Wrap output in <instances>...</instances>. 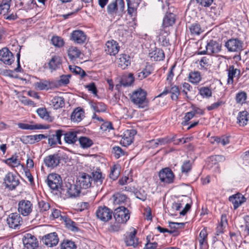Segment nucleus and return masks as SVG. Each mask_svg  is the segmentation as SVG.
Here are the masks:
<instances>
[{
    "instance_id": "nucleus-1",
    "label": "nucleus",
    "mask_w": 249,
    "mask_h": 249,
    "mask_svg": "<svg viewBox=\"0 0 249 249\" xmlns=\"http://www.w3.org/2000/svg\"><path fill=\"white\" fill-rule=\"evenodd\" d=\"M146 95V91L142 89H139L132 92L130 99L138 107L144 108L147 107L148 105Z\"/></svg>"
},
{
    "instance_id": "nucleus-2",
    "label": "nucleus",
    "mask_w": 249,
    "mask_h": 249,
    "mask_svg": "<svg viewBox=\"0 0 249 249\" xmlns=\"http://www.w3.org/2000/svg\"><path fill=\"white\" fill-rule=\"evenodd\" d=\"M124 0H115L107 6V12L111 16H122L124 13Z\"/></svg>"
},
{
    "instance_id": "nucleus-3",
    "label": "nucleus",
    "mask_w": 249,
    "mask_h": 249,
    "mask_svg": "<svg viewBox=\"0 0 249 249\" xmlns=\"http://www.w3.org/2000/svg\"><path fill=\"white\" fill-rule=\"evenodd\" d=\"M244 42L238 38H231L225 42L224 46L229 52L240 53L244 50Z\"/></svg>"
},
{
    "instance_id": "nucleus-4",
    "label": "nucleus",
    "mask_w": 249,
    "mask_h": 249,
    "mask_svg": "<svg viewBox=\"0 0 249 249\" xmlns=\"http://www.w3.org/2000/svg\"><path fill=\"white\" fill-rule=\"evenodd\" d=\"M114 218L118 223H125L130 218L129 210L124 206H120L115 209Z\"/></svg>"
},
{
    "instance_id": "nucleus-5",
    "label": "nucleus",
    "mask_w": 249,
    "mask_h": 249,
    "mask_svg": "<svg viewBox=\"0 0 249 249\" xmlns=\"http://www.w3.org/2000/svg\"><path fill=\"white\" fill-rule=\"evenodd\" d=\"M47 185L53 190L60 191L62 183L60 176L56 174H50L46 179Z\"/></svg>"
},
{
    "instance_id": "nucleus-6",
    "label": "nucleus",
    "mask_w": 249,
    "mask_h": 249,
    "mask_svg": "<svg viewBox=\"0 0 249 249\" xmlns=\"http://www.w3.org/2000/svg\"><path fill=\"white\" fill-rule=\"evenodd\" d=\"M221 50V45L219 42L213 39L207 41L206 45V50L199 52L198 54H205L208 53L211 54L213 53H217Z\"/></svg>"
},
{
    "instance_id": "nucleus-7",
    "label": "nucleus",
    "mask_w": 249,
    "mask_h": 249,
    "mask_svg": "<svg viewBox=\"0 0 249 249\" xmlns=\"http://www.w3.org/2000/svg\"><path fill=\"white\" fill-rule=\"evenodd\" d=\"M18 210L23 216H28L32 212L33 204L29 200L22 199L18 202Z\"/></svg>"
},
{
    "instance_id": "nucleus-8",
    "label": "nucleus",
    "mask_w": 249,
    "mask_h": 249,
    "mask_svg": "<svg viewBox=\"0 0 249 249\" xmlns=\"http://www.w3.org/2000/svg\"><path fill=\"white\" fill-rule=\"evenodd\" d=\"M112 211L107 207H99L96 212L98 219L104 222H107L112 218Z\"/></svg>"
},
{
    "instance_id": "nucleus-9",
    "label": "nucleus",
    "mask_w": 249,
    "mask_h": 249,
    "mask_svg": "<svg viewBox=\"0 0 249 249\" xmlns=\"http://www.w3.org/2000/svg\"><path fill=\"white\" fill-rule=\"evenodd\" d=\"M91 177L86 174L82 173L80 175L76 181V184L80 189H87L91 186Z\"/></svg>"
},
{
    "instance_id": "nucleus-10",
    "label": "nucleus",
    "mask_w": 249,
    "mask_h": 249,
    "mask_svg": "<svg viewBox=\"0 0 249 249\" xmlns=\"http://www.w3.org/2000/svg\"><path fill=\"white\" fill-rule=\"evenodd\" d=\"M22 242L26 249H36L38 247V241L36 237L30 233H26Z\"/></svg>"
},
{
    "instance_id": "nucleus-11",
    "label": "nucleus",
    "mask_w": 249,
    "mask_h": 249,
    "mask_svg": "<svg viewBox=\"0 0 249 249\" xmlns=\"http://www.w3.org/2000/svg\"><path fill=\"white\" fill-rule=\"evenodd\" d=\"M159 177L161 182L166 183H172L174 179V175L169 168H165L161 170L159 172Z\"/></svg>"
},
{
    "instance_id": "nucleus-12",
    "label": "nucleus",
    "mask_w": 249,
    "mask_h": 249,
    "mask_svg": "<svg viewBox=\"0 0 249 249\" xmlns=\"http://www.w3.org/2000/svg\"><path fill=\"white\" fill-rule=\"evenodd\" d=\"M64 132L62 129H58L55 130V134L48 135V144L51 147H54L57 144H61V138Z\"/></svg>"
},
{
    "instance_id": "nucleus-13",
    "label": "nucleus",
    "mask_w": 249,
    "mask_h": 249,
    "mask_svg": "<svg viewBox=\"0 0 249 249\" xmlns=\"http://www.w3.org/2000/svg\"><path fill=\"white\" fill-rule=\"evenodd\" d=\"M0 60L6 65H10L14 61V57L7 48H4L0 50Z\"/></svg>"
},
{
    "instance_id": "nucleus-14",
    "label": "nucleus",
    "mask_w": 249,
    "mask_h": 249,
    "mask_svg": "<svg viewBox=\"0 0 249 249\" xmlns=\"http://www.w3.org/2000/svg\"><path fill=\"white\" fill-rule=\"evenodd\" d=\"M137 231L133 229V231L130 232H126L124 235V241L127 246H133L136 248L138 246L139 242L138 238H136Z\"/></svg>"
},
{
    "instance_id": "nucleus-15",
    "label": "nucleus",
    "mask_w": 249,
    "mask_h": 249,
    "mask_svg": "<svg viewBox=\"0 0 249 249\" xmlns=\"http://www.w3.org/2000/svg\"><path fill=\"white\" fill-rule=\"evenodd\" d=\"M119 49L120 46L117 41L111 40L106 42L105 51L107 54L110 55H115L118 53Z\"/></svg>"
},
{
    "instance_id": "nucleus-16",
    "label": "nucleus",
    "mask_w": 249,
    "mask_h": 249,
    "mask_svg": "<svg viewBox=\"0 0 249 249\" xmlns=\"http://www.w3.org/2000/svg\"><path fill=\"white\" fill-rule=\"evenodd\" d=\"M58 241V235L55 232L47 234L42 237L43 243L49 247L56 246Z\"/></svg>"
},
{
    "instance_id": "nucleus-17",
    "label": "nucleus",
    "mask_w": 249,
    "mask_h": 249,
    "mask_svg": "<svg viewBox=\"0 0 249 249\" xmlns=\"http://www.w3.org/2000/svg\"><path fill=\"white\" fill-rule=\"evenodd\" d=\"M4 180L6 187L11 190L15 189L19 183L17 177L11 172L6 175Z\"/></svg>"
},
{
    "instance_id": "nucleus-18",
    "label": "nucleus",
    "mask_w": 249,
    "mask_h": 249,
    "mask_svg": "<svg viewBox=\"0 0 249 249\" xmlns=\"http://www.w3.org/2000/svg\"><path fill=\"white\" fill-rule=\"evenodd\" d=\"M60 160V157L58 154L50 155L44 158V162L46 166L50 168L57 167Z\"/></svg>"
},
{
    "instance_id": "nucleus-19",
    "label": "nucleus",
    "mask_w": 249,
    "mask_h": 249,
    "mask_svg": "<svg viewBox=\"0 0 249 249\" xmlns=\"http://www.w3.org/2000/svg\"><path fill=\"white\" fill-rule=\"evenodd\" d=\"M22 222V220L19 214L17 213H11L7 219L9 226L13 229L19 226Z\"/></svg>"
},
{
    "instance_id": "nucleus-20",
    "label": "nucleus",
    "mask_w": 249,
    "mask_h": 249,
    "mask_svg": "<svg viewBox=\"0 0 249 249\" xmlns=\"http://www.w3.org/2000/svg\"><path fill=\"white\" fill-rule=\"evenodd\" d=\"M136 134V131L134 129L126 130L124 133L121 143L124 146L129 145L133 142L134 137Z\"/></svg>"
},
{
    "instance_id": "nucleus-21",
    "label": "nucleus",
    "mask_w": 249,
    "mask_h": 249,
    "mask_svg": "<svg viewBox=\"0 0 249 249\" xmlns=\"http://www.w3.org/2000/svg\"><path fill=\"white\" fill-rule=\"evenodd\" d=\"M87 38L85 33L81 30L73 31L71 35V39L77 44L84 43Z\"/></svg>"
},
{
    "instance_id": "nucleus-22",
    "label": "nucleus",
    "mask_w": 249,
    "mask_h": 249,
    "mask_svg": "<svg viewBox=\"0 0 249 249\" xmlns=\"http://www.w3.org/2000/svg\"><path fill=\"white\" fill-rule=\"evenodd\" d=\"M34 87L37 90H43L52 89L54 87L53 83L50 80L40 79L34 83Z\"/></svg>"
},
{
    "instance_id": "nucleus-23",
    "label": "nucleus",
    "mask_w": 249,
    "mask_h": 249,
    "mask_svg": "<svg viewBox=\"0 0 249 249\" xmlns=\"http://www.w3.org/2000/svg\"><path fill=\"white\" fill-rule=\"evenodd\" d=\"M228 71V79L227 84L228 85H232L233 83V78L240 77V70L237 68H235L234 66L231 65L227 70Z\"/></svg>"
},
{
    "instance_id": "nucleus-24",
    "label": "nucleus",
    "mask_w": 249,
    "mask_h": 249,
    "mask_svg": "<svg viewBox=\"0 0 249 249\" xmlns=\"http://www.w3.org/2000/svg\"><path fill=\"white\" fill-rule=\"evenodd\" d=\"M171 93V98L173 100H177L178 97L180 94L178 87L176 86H174L168 89L167 88H165L164 90L157 97H161L163 95H166L167 94Z\"/></svg>"
},
{
    "instance_id": "nucleus-25",
    "label": "nucleus",
    "mask_w": 249,
    "mask_h": 249,
    "mask_svg": "<svg viewBox=\"0 0 249 249\" xmlns=\"http://www.w3.org/2000/svg\"><path fill=\"white\" fill-rule=\"evenodd\" d=\"M77 184H71L69 182L65 183V190L70 197H76L79 196L80 190L78 188Z\"/></svg>"
},
{
    "instance_id": "nucleus-26",
    "label": "nucleus",
    "mask_w": 249,
    "mask_h": 249,
    "mask_svg": "<svg viewBox=\"0 0 249 249\" xmlns=\"http://www.w3.org/2000/svg\"><path fill=\"white\" fill-rule=\"evenodd\" d=\"M61 65V59L57 55L53 56L48 62V67L51 71L59 69Z\"/></svg>"
},
{
    "instance_id": "nucleus-27",
    "label": "nucleus",
    "mask_w": 249,
    "mask_h": 249,
    "mask_svg": "<svg viewBox=\"0 0 249 249\" xmlns=\"http://www.w3.org/2000/svg\"><path fill=\"white\" fill-rule=\"evenodd\" d=\"M18 125L20 129L26 130L46 129L49 128L48 125H44L41 124L18 123Z\"/></svg>"
},
{
    "instance_id": "nucleus-28",
    "label": "nucleus",
    "mask_w": 249,
    "mask_h": 249,
    "mask_svg": "<svg viewBox=\"0 0 249 249\" xmlns=\"http://www.w3.org/2000/svg\"><path fill=\"white\" fill-rule=\"evenodd\" d=\"M77 134L76 131L63 132L64 141L69 144H74L78 140Z\"/></svg>"
},
{
    "instance_id": "nucleus-29",
    "label": "nucleus",
    "mask_w": 249,
    "mask_h": 249,
    "mask_svg": "<svg viewBox=\"0 0 249 249\" xmlns=\"http://www.w3.org/2000/svg\"><path fill=\"white\" fill-rule=\"evenodd\" d=\"M207 236L208 233L206 229L204 228L202 230L199 234L198 240L200 249H206L207 247Z\"/></svg>"
},
{
    "instance_id": "nucleus-30",
    "label": "nucleus",
    "mask_w": 249,
    "mask_h": 249,
    "mask_svg": "<svg viewBox=\"0 0 249 249\" xmlns=\"http://www.w3.org/2000/svg\"><path fill=\"white\" fill-rule=\"evenodd\" d=\"M149 55L151 60L158 61L162 60L165 55L163 51L160 49L156 48L154 51L149 53Z\"/></svg>"
},
{
    "instance_id": "nucleus-31",
    "label": "nucleus",
    "mask_w": 249,
    "mask_h": 249,
    "mask_svg": "<svg viewBox=\"0 0 249 249\" xmlns=\"http://www.w3.org/2000/svg\"><path fill=\"white\" fill-rule=\"evenodd\" d=\"M243 198H244V197L242 196L241 194L237 193L230 196L229 198V200L233 205L234 209H236L243 202Z\"/></svg>"
},
{
    "instance_id": "nucleus-32",
    "label": "nucleus",
    "mask_w": 249,
    "mask_h": 249,
    "mask_svg": "<svg viewBox=\"0 0 249 249\" xmlns=\"http://www.w3.org/2000/svg\"><path fill=\"white\" fill-rule=\"evenodd\" d=\"M249 119V114L246 111L239 112L237 117V123L241 126H244L247 124Z\"/></svg>"
},
{
    "instance_id": "nucleus-33",
    "label": "nucleus",
    "mask_w": 249,
    "mask_h": 249,
    "mask_svg": "<svg viewBox=\"0 0 249 249\" xmlns=\"http://www.w3.org/2000/svg\"><path fill=\"white\" fill-rule=\"evenodd\" d=\"M84 117V111L80 107L75 109L71 115V120L74 122H80Z\"/></svg>"
},
{
    "instance_id": "nucleus-34",
    "label": "nucleus",
    "mask_w": 249,
    "mask_h": 249,
    "mask_svg": "<svg viewBox=\"0 0 249 249\" xmlns=\"http://www.w3.org/2000/svg\"><path fill=\"white\" fill-rule=\"evenodd\" d=\"M189 201H191L190 198L186 196H182L178 202H180L182 204H185V206L184 209L180 212V214L184 215L190 209L191 204L189 203Z\"/></svg>"
},
{
    "instance_id": "nucleus-35",
    "label": "nucleus",
    "mask_w": 249,
    "mask_h": 249,
    "mask_svg": "<svg viewBox=\"0 0 249 249\" xmlns=\"http://www.w3.org/2000/svg\"><path fill=\"white\" fill-rule=\"evenodd\" d=\"M175 15L173 13L166 14L163 19L162 29H167L168 27L173 25L175 23Z\"/></svg>"
},
{
    "instance_id": "nucleus-36",
    "label": "nucleus",
    "mask_w": 249,
    "mask_h": 249,
    "mask_svg": "<svg viewBox=\"0 0 249 249\" xmlns=\"http://www.w3.org/2000/svg\"><path fill=\"white\" fill-rule=\"evenodd\" d=\"M169 34V31L167 29H160L159 33V40L161 45L167 46L169 45V40L167 36Z\"/></svg>"
},
{
    "instance_id": "nucleus-37",
    "label": "nucleus",
    "mask_w": 249,
    "mask_h": 249,
    "mask_svg": "<svg viewBox=\"0 0 249 249\" xmlns=\"http://www.w3.org/2000/svg\"><path fill=\"white\" fill-rule=\"evenodd\" d=\"M117 62L120 67L125 69L130 64V57L125 54H120Z\"/></svg>"
},
{
    "instance_id": "nucleus-38",
    "label": "nucleus",
    "mask_w": 249,
    "mask_h": 249,
    "mask_svg": "<svg viewBox=\"0 0 249 249\" xmlns=\"http://www.w3.org/2000/svg\"><path fill=\"white\" fill-rule=\"evenodd\" d=\"M225 160V157L222 155L211 156L208 159V166L210 168H212L213 165H217L218 162L224 161Z\"/></svg>"
},
{
    "instance_id": "nucleus-39",
    "label": "nucleus",
    "mask_w": 249,
    "mask_h": 249,
    "mask_svg": "<svg viewBox=\"0 0 249 249\" xmlns=\"http://www.w3.org/2000/svg\"><path fill=\"white\" fill-rule=\"evenodd\" d=\"M190 34L192 36L199 35L203 32V30L200 25L198 23H194L190 25L189 27Z\"/></svg>"
},
{
    "instance_id": "nucleus-40",
    "label": "nucleus",
    "mask_w": 249,
    "mask_h": 249,
    "mask_svg": "<svg viewBox=\"0 0 249 249\" xmlns=\"http://www.w3.org/2000/svg\"><path fill=\"white\" fill-rule=\"evenodd\" d=\"M92 181L97 186L100 185L102 184L105 176H103L100 170H97L92 173Z\"/></svg>"
},
{
    "instance_id": "nucleus-41",
    "label": "nucleus",
    "mask_w": 249,
    "mask_h": 249,
    "mask_svg": "<svg viewBox=\"0 0 249 249\" xmlns=\"http://www.w3.org/2000/svg\"><path fill=\"white\" fill-rule=\"evenodd\" d=\"M51 102L55 109L62 108L65 104L64 99L62 97L55 96L52 99Z\"/></svg>"
},
{
    "instance_id": "nucleus-42",
    "label": "nucleus",
    "mask_w": 249,
    "mask_h": 249,
    "mask_svg": "<svg viewBox=\"0 0 249 249\" xmlns=\"http://www.w3.org/2000/svg\"><path fill=\"white\" fill-rule=\"evenodd\" d=\"M78 141L80 146L84 149L88 148L93 144L92 141L87 137H81L78 138Z\"/></svg>"
},
{
    "instance_id": "nucleus-43",
    "label": "nucleus",
    "mask_w": 249,
    "mask_h": 249,
    "mask_svg": "<svg viewBox=\"0 0 249 249\" xmlns=\"http://www.w3.org/2000/svg\"><path fill=\"white\" fill-rule=\"evenodd\" d=\"M92 108L97 112H105L106 110V106L102 102H91L90 103Z\"/></svg>"
},
{
    "instance_id": "nucleus-44",
    "label": "nucleus",
    "mask_w": 249,
    "mask_h": 249,
    "mask_svg": "<svg viewBox=\"0 0 249 249\" xmlns=\"http://www.w3.org/2000/svg\"><path fill=\"white\" fill-rule=\"evenodd\" d=\"M81 52L76 47H71L68 51V54L71 60H73L80 56Z\"/></svg>"
},
{
    "instance_id": "nucleus-45",
    "label": "nucleus",
    "mask_w": 249,
    "mask_h": 249,
    "mask_svg": "<svg viewBox=\"0 0 249 249\" xmlns=\"http://www.w3.org/2000/svg\"><path fill=\"white\" fill-rule=\"evenodd\" d=\"M189 81L193 84H197L201 80L200 73L198 71L191 72L189 75Z\"/></svg>"
},
{
    "instance_id": "nucleus-46",
    "label": "nucleus",
    "mask_w": 249,
    "mask_h": 249,
    "mask_svg": "<svg viewBox=\"0 0 249 249\" xmlns=\"http://www.w3.org/2000/svg\"><path fill=\"white\" fill-rule=\"evenodd\" d=\"M69 68L71 72L76 75H79L81 78H84L86 75L85 71L79 67L75 65H70Z\"/></svg>"
},
{
    "instance_id": "nucleus-47",
    "label": "nucleus",
    "mask_w": 249,
    "mask_h": 249,
    "mask_svg": "<svg viewBox=\"0 0 249 249\" xmlns=\"http://www.w3.org/2000/svg\"><path fill=\"white\" fill-rule=\"evenodd\" d=\"M214 142H216L218 144H221L225 146L230 143V137L226 136H222L221 137L215 136L212 138Z\"/></svg>"
},
{
    "instance_id": "nucleus-48",
    "label": "nucleus",
    "mask_w": 249,
    "mask_h": 249,
    "mask_svg": "<svg viewBox=\"0 0 249 249\" xmlns=\"http://www.w3.org/2000/svg\"><path fill=\"white\" fill-rule=\"evenodd\" d=\"M38 115L40 118L49 122L52 121V118L49 116L45 108H39L36 111Z\"/></svg>"
},
{
    "instance_id": "nucleus-49",
    "label": "nucleus",
    "mask_w": 249,
    "mask_h": 249,
    "mask_svg": "<svg viewBox=\"0 0 249 249\" xmlns=\"http://www.w3.org/2000/svg\"><path fill=\"white\" fill-rule=\"evenodd\" d=\"M134 81L133 75L132 73H129L126 76H124L121 81L122 85L124 87L130 86Z\"/></svg>"
},
{
    "instance_id": "nucleus-50",
    "label": "nucleus",
    "mask_w": 249,
    "mask_h": 249,
    "mask_svg": "<svg viewBox=\"0 0 249 249\" xmlns=\"http://www.w3.org/2000/svg\"><path fill=\"white\" fill-rule=\"evenodd\" d=\"M114 199V203L115 204H121L124 203L126 200V196L125 195L117 193L113 196Z\"/></svg>"
},
{
    "instance_id": "nucleus-51",
    "label": "nucleus",
    "mask_w": 249,
    "mask_h": 249,
    "mask_svg": "<svg viewBox=\"0 0 249 249\" xmlns=\"http://www.w3.org/2000/svg\"><path fill=\"white\" fill-rule=\"evenodd\" d=\"M5 162L12 167H18L20 164V162L18 159V156H12L11 157L5 160Z\"/></svg>"
},
{
    "instance_id": "nucleus-52",
    "label": "nucleus",
    "mask_w": 249,
    "mask_h": 249,
    "mask_svg": "<svg viewBox=\"0 0 249 249\" xmlns=\"http://www.w3.org/2000/svg\"><path fill=\"white\" fill-rule=\"evenodd\" d=\"M151 72V67L150 66H146L142 71L137 73L138 78L139 80H142L149 75Z\"/></svg>"
},
{
    "instance_id": "nucleus-53",
    "label": "nucleus",
    "mask_w": 249,
    "mask_h": 249,
    "mask_svg": "<svg viewBox=\"0 0 249 249\" xmlns=\"http://www.w3.org/2000/svg\"><path fill=\"white\" fill-rule=\"evenodd\" d=\"M199 93L203 98H209L212 95L211 89L208 87H203L199 89Z\"/></svg>"
},
{
    "instance_id": "nucleus-54",
    "label": "nucleus",
    "mask_w": 249,
    "mask_h": 249,
    "mask_svg": "<svg viewBox=\"0 0 249 249\" xmlns=\"http://www.w3.org/2000/svg\"><path fill=\"white\" fill-rule=\"evenodd\" d=\"M64 221L65 223L66 227L73 231H78V228L76 226V223L71 220L67 217H65Z\"/></svg>"
},
{
    "instance_id": "nucleus-55",
    "label": "nucleus",
    "mask_w": 249,
    "mask_h": 249,
    "mask_svg": "<svg viewBox=\"0 0 249 249\" xmlns=\"http://www.w3.org/2000/svg\"><path fill=\"white\" fill-rule=\"evenodd\" d=\"M120 175V168L118 166L114 165L111 167L109 177L110 178L115 180L118 178Z\"/></svg>"
},
{
    "instance_id": "nucleus-56",
    "label": "nucleus",
    "mask_w": 249,
    "mask_h": 249,
    "mask_svg": "<svg viewBox=\"0 0 249 249\" xmlns=\"http://www.w3.org/2000/svg\"><path fill=\"white\" fill-rule=\"evenodd\" d=\"M192 162L190 160L184 161L181 166V172L183 173L187 174L192 169Z\"/></svg>"
},
{
    "instance_id": "nucleus-57",
    "label": "nucleus",
    "mask_w": 249,
    "mask_h": 249,
    "mask_svg": "<svg viewBox=\"0 0 249 249\" xmlns=\"http://www.w3.org/2000/svg\"><path fill=\"white\" fill-rule=\"evenodd\" d=\"M52 43L55 47H61L64 45V42L62 38L58 36H54L51 39Z\"/></svg>"
},
{
    "instance_id": "nucleus-58",
    "label": "nucleus",
    "mask_w": 249,
    "mask_h": 249,
    "mask_svg": "<svg viewBox=\"0 0 249 249\" xmlns=\"http://www.w3.org/2000/svg\"><path fill=\"white\" fill-rule=\"evenodd\" d=\"M247 98V93L244 91H241L236 94V101L237 103L242 104L245 102Z\"/></svg>"
},
{
    "instance_id": "nucleus-59",
    "label": "nucleus",
    "mask_w": 249,
    "mask_h": 249,
    "mask_svg": "<svg viewBox=\"0 0 249 249\" xmlns=\"http://www.w3.org/2000/svg\"><path fill=\"white\" fill-rule=\"evenodd\" d=\"M74 242L69 240H64L61 244V249H76Z\"/></svg>"
},
{
    "instance_id": "nucleus-60",
    "label": "nucleus",
    "mask_w": 249,
    "mask_h": 249,
    "mask_svg": "<svg viewBox=\"0 0 249 249\" xmlns=\"http://www.w3.org/2000/svg\"><path fill=\"white\" fill-rule=\"evenodd\" d=\"M149 142H155V145H154V147H157L159 145H162L168 143L169 142V141L168 139L162 138L157 140H152Z\"/></svg>"
},
{
    "instance_id": "nucleus-61",
    "label": "nucleus",
    "mask_w": 249,
    "mask_h": 249,
    "mask_svg": "<svg viewBox=\"0 0 249 249\" xmlns=\"http://www.w3.org/2000/svg\"><path fill=\"white\" fill-rule=\"evenodd\" d=\"M38 204L40 212H41L48 210L50 207V204L43 200L39 201Z\"/></svg>"
},
{
    "instance_id": "nucleus-62",
    "label": "nucleus",
    "mask_w": 249,
    "mask_h": 249,
    "mask_svg": "<svg viewBox=\"0 0 249 249\" xmlns=\"http://www.w3.org/2000/svg\"><path fill=\"white\" fill-rule=\"evenodd\" d=\"M185 223H178V222H169V226L171 229H173L174 232L176 229L179 228H183L185 226Z\"/></svg>"
},
{
    "instance_id": "nucleus-63",
    "label": "nucleus",
    "mask_w": 249,
    "mask_h": 249,
    "mask_svg": "<svg viewBox=\"0 0 249 249\" xmlns=\"http://www.w3.org/2000/svg\"><path fill=\"white\" fill-rule=\"evenodd\" d=\"M112 152L114 154V156L117 159L119 158L121 156L124 155V151L119 146L113 147Z\"/></svg>"
},
{
    "instance_id": "nucleus-64",
    "label": "nucleus",
    "mask_w": 249,
    "mask_h": 249,
    "mask_svg": "<svg viewBox=\"0 0 249 249\" xmlns=\"http://www.w3.org/2000/svg\"><path fill=\"white\" fill-rule=\"evenodd\" d=\"M86 88L92 93L95 96H97V89L94 83L92 82L86 86Z\"/></svg>"
}]
</instances>
